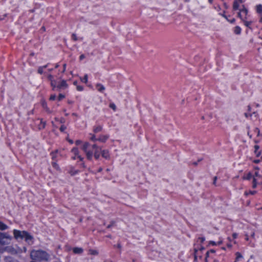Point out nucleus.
I'll return each instance as SVG.
<instances>
[{
    "label": "nucleus",
    "instance_id": "1",
    "mask_svg": "<svg viewBox=\"0 0 262 262\" xmlns=\"http://www.w3.org/2000/svg\"><path fill=\"white\" fill-rule=\"evenodd\" d=\"M80 147L85 154L89 160H92L93 154L96 159L100 157V152H101V150L96 144L91 146L88 142H84L80 145Z\"/></svg>",
    "mask_w": 262,
    "mask_h": 262
},
{
    "label": "nucleus",
    "instance_id": "2",
    "mask_svg": "<svg viewBox=\"0 0 262 262\" xmlns=\"http://www.w3.org/2000/svg\"><path fill=\"white\" fill-rule=\"evenodd\" d=\"M13 233L16 240L24 239L28 244H32L33 242V236L26 231L14 229Z\"/></svg>",
    "mask_w": 262,
    "mask_h": 262
},
{
    "label": "nucleus",
    "instance_id": "3",
    "mask_svg": "<svg viewBox=\"0 0 262 262\" xmlns=\"http://www.w3.org/2000/svg\"><path fill=\"white\" fill-rule=\"evenodd\" d=\"M12 239V237L8 233L0 232V252L6 251L5 246L10 244Z\"/></svg>",
    "mask_w": 262,
    "mask_h": 262
},
{
    "label": "nucleus",
    "instance_id": "4",
    "mask_svg": "<svg viewBox=\"0 0 262 262\" xmlns=\"http://www.w3.org/2000/svg\"><path fill=\"white\" fill-rule=\"evenodd\" d=\"M30 255L32 259L37 260H47L49 257L48 254L42 250H33Z\"/></svg>",
    "mask_w": 262,
    "mask_h": 262
},
{
    "label": "nucleus",
    "instance_id": "5",
    "mask_svg": "<svg viewBox=\"0 0 262 262\" xmlns=\"http://www.w3.org/2000/svg\"><path fill=\"white\" fill-rule=\"evenodd\" d=\"M238 16L242 20L249 19L250 15L248 14V10L244 6H243L242 8L239 9Z\"/></svg>",
    "mask_w": 262,
    "mask_h": 262
},
{
    "label": "nucleus",
    "instance_id": "6",
    "mask_svg": "<svg viewBox=\"0 0 262 262\" xmlns=\"http://www.w3.org/2000/svg\"><path fill=\"white\" fill-rule=\"evenodd\" d=\"M73 154L72 158L73 160L79 159L80 161H82L83 158L79 155V152L77 147H74L71 150Z\"/></svg>",
    "mask_w": 262,
    "mask_h": 262
},
{
    "label": "nucleus",
    "instance_id": "7",
    "mask_svg": "<svg viewBox=\"0 0 262 262\" xmlns=\"http://www.w3.org/2000/svg\"><path fill=\"white\" fill-rule=\"evenodd\" d=\"M261 176L259 174L258 171H255L254 173V174L253 175V184H252V187L253 188H255L256 187V186L258 183L257 182V178H260Z\"/></svg>",
    "mask_w": 262,
    "mask_h": 262
},
{
    "label": "nucleus",
    "instance_id": "8",
    "mask_svg": "<svg viewBox=\"0 0 262 262\" xmlns=\"http://www.w3.org/2000/svg\"><path fill=\"white\" fill-rule=\"evenodd\" d=\"M56 87L58 88L59 89L64 90L68 87V84H67L66 80H62Z\"/></svg>",
    "mask_w": 262,
    "mask_h": 262
},
{
    "label": "nucleus",
    "instance_id": "9",
    "mask_svg": "<svg viewBox=\"0 0 262 262\" xmlns=\"http://www.w3.org/2000/svg\"><path fill=\"white\" fill-rule=\"evenodd\" d=\"M48 79L51 81V86L53 87V89H55V88H56V82L54 79L53 76L52 75H49L48 76Z\"/></svg>",
    "mask_w": 262,
    "mask_h": 262
},
{
    "label": "nucleus",
    "instance_id": "10",
    "mask_svg": "<svg viewBox=\"0 0 262 262\" xmlns=\"http://www.w3.org/2000/svg\"><path fill=\"white\" fill-rule=\"evenodd\" d=\"M108 138L109 135H101L98 139V140L101 142H105L108 139Z\"/></svg>",
    "mask_w": 262,
    "mask_h": 262
},
{
    "label": "nucleus",
    "instance_id": "11",
    "mask_svg": "<svg viewBox=\"0 0 262 262\" xmlns=\"http://www.w3.org/2000/svg\"><path fill=\"white\" fill-rule=\"evenodd\" d=\"M102 156L105 159H108L110 158L109 152L107 150H103L101 151Z\"/></svg>",
    "mask_w": 262,
    "mask_h": 262
},
{
    "label": "nucleus",
    "instance_id": "12",
    "mask_svg": "<svg viewBox=\"0 0 262 262\" xmlns=\"http://www.w3.org/2000/svg\"><path fill=\"white\" fill-rule=\"evenodd\" d=\"M242 2L241 1H235L233 3V9L234 10H238V9H239V5H240V4L242 3Z\"/></svg>",
    "mask_w": 262,
    "mask_h": 262
},
{
    "label": "nucleus",
    "instance_id": "13",
    "mask_svg": "<svg viewBox=\"0 0 262 262\" xmlns=\"http://www.w3.org/2000/svg\"><path fill=\"white\" fill-rule=\"evenodd\" d=\"M96 88L98 90V91L102 93L104 90H105V88L104 86L102 85L101 84H100V83H98L96 85Z\"/></svg>",
    "mask_w": 262,
    "mask_h": 262
},
{
    "label": "nucleus",
    "instance_id": "14",
    "mask_svg": "<svg viewBox=\"0 0 262 262\" xmlns=\"http://www.w3.org/2000/svg\"><path fill=\"white\" fill-rule=\"evenodd\" d=\"M248 19H245V20H243L242 21H243L244 25L246 27L250 28L253 21L252 20H248Z\"/></svg>",
    "mask_w": 262,
    "mask_h": 262
},
{
    "label": "nucleus",
    "instance_id": "15",
    "mask_svg": "<svg viewBox=\"0 0 262 262\" xmlns=\"http://www.w3.org/2000/svg\"><path fill=\"white\" fill-rule=\"evenodd\" d=\"M8 229V226L3 222L0 221V230H5Z\"/></svg>",
    "mask_w": 262,
    "mask_h": 262
},
{
    "label": "nucleus",
    "instance_id": "16",
    "mask_svg": "<svg viewBox=\"0 0 262 262\" xmlns=\"http://www.w3.org/2000/svg\"><path fill=\"white\" fill-rule=\"evenodd\" d=\"M256 11L258 14H262V5L261 4L256 6Z\"/></svg>",
    "mask_w": 262,
    "mask_h": 262
},
{
    "label": "nucleus",
    "instance_id": "17",
    "mask_svg": "<svg viewBox=\"0 0 262 262\" xmlns=\"http://www.w3.org/2000/svg\"><path fill=\"white\" fill-rule=\"evenodd\" d=\"M83 252V249L81 248L76 247L73 249V252L75 254H80Z\"/></svg>",
    "mask_w": 262,
    "mask_h": 262
},
{
    "label": "nucleus",
    "instance_id": "18",
    "mask_svg": "<svg viewBox=\"0 0 262 262\" xmlns=\"http://www.w3.org/2000/svg\"><path fill=\"white\" fill-rule=\"evenodd\" d=\"M253 176L250 172L247 173L246 174H245L243 176V179L245 180H250Z\"/></svg>",
    "mask_w": 262,
    "mask_h": 262
},
{
    "label": "nucleus",
    "instance_id": "19",
    "mask_svg": "<svg viewBox=\"0 0 262 262\" xmlns=\"http://www.w3.org/2000/svg\"><path fill=\"white\" fill-rule=\"evenodd\" d=\"M234 32L236 34H240L241 33V28L239 26L234 28Z\"/></svg>",
    "mask_w": 262,
    "mask_h": 262
},
{
    "label": "nucleus",
    "instance_id": "20",
    "mask_svg": "<svg viewBox=\"0 0 262 262\" xmlns=\"http://www.w3.org/2000/svg\"><path fill=\"white\" fill-rule=\"evenodd\" d=\"M102 129V127L100 125L95 126L94 127L93 130L95 133H98L101 131Z\"/></svg>",
    "mask_w": 262,
    "mask_h": 262
},
{
    "label": "nucleus",
    "instance_id": "21",
    "mask_svg": "<svg viewBox=\"0 0 262 262\" xmlns=\"http://www.w3.org/2000/svg\"><path fill=\"white\" fill-rule=\"evenodd\" d=\"M47 67V66H42V67H40L38 68V72L39 73V74H42L43 72V70L44 69Z\"/></svg>",
    "mask_w": 262,
    "mask_h": 262
},
{
    "label": "nucleus",
    "instance_id": "22",
    "mask_svg": "<svg viewBox=\"0 0 262 262\" xmlns=\"http://www.w3.org/2000/svg\"><path fill=\"white\" fill-rule=\"evenodd\" d=\"M88 76L87 74H85L83 78H81L82 82L86 83L88 82Z\"/></svg>",
    "mask_w": 262,
    "mask_h": 262
},
{
    "label": "nucleus",
    "instance_id": "23",
    "mask_svg": "<svg viewBox=\"0 0 262 262\" xmlns=\"http://www.w3.org/2000/svg\"><path fill=\"white\" fill-rule=\"evenodd\" d=\"M243 258V256L240 253H239V252L236 253V260H239L241 258Z\"/></svg>",
    "mask_w": 262,
    "mask_h": 262
},
{
    "label": "nucleus",
    "instance_id": "24",
    "mask_svg": "<svg viewBox=\"0 0 262 262\" xmlns=\"http://www.w3.org/2000/svg\"><path fill=\"white\" fill-rule=\"evenodd\" d=\"M256 193V191H251V190H249L248 191H245V194L246 195H248L249 194H252V195H253L255 193Z\"/></svg>",
    "mask_w": 262,
    "mask_h": 262
},
{
    "label": "nucleus",
    "instance_id": "25",
    "mask_svg": "<svg viewBox=\"0 0 262 262\" xmlns=\"http://www.w3.org/2000/svg\"><path fill=\"white\" fill-rule=\"evenodd\" d=\"M110 108L113 109L114 111H115L116 110V105L113 103H111L110 104Z\"/></svg>",
    "mask_w": 262,
    "mask_h": 262
},
{
    "label": "nucleus",
    "instance_id": "26",
    "mask_svg": "<svg viewBox=\"0 0 262 262\" xmlns=\"http://www.w3.org/2000/svg\"><path fill=\"white\" fill-rule=\"evenodd\" d=\"M205 237H199L198 238V242H199L201 243H203L205 241Z\"/></svg>",
    "mask_w": 262,
    "mask_h": 262
},
{
    "label": "nucleus",
    "instance_id": "27",
    "mask_svg": "<svg viewBox=\"0 0 262 262\" xmlns=\"http://www.w3.org/2000/svg\"><path fill=\"white\" fill-rule=\"evenodd\" d=\"M76 89H77V90L78 91H82L83 90V86H82L81 85H77Z\"/></svg>",
    "mask_w": 262,
    "mask_h": 262
},
{
    "label": "nucleus",
    "instance_id": "28",
    "mask_svg": "<svg viewBox=\"0 0 262 262\" xmlns=\"http://www.w3.org/2000/svg\"><path fill=\"white\" fill-rule=\"evenodd\" d=\"M215 253V250L211 249L207 252V253H206L207 256L208 257L210 253Z\"/></svg>",
    "mask_w": 262,
    "mask_h": 262
},
{
    "label": "nucleus",
    "instance_id": "29",
    "mask_svg": "<svg viewBox=\"0 0 262 262\" xmlns=\"http://www.w3.org/2000/svg\"><path fill=\"white\" fill-rule=\"evenodd\" d=\"M90 139L94 141L98 140V139H96L95 136L94 135H92V136L90 137Z\"/></svg>",
    "mask_w": 262,
    "mask_h": 262
},
{
    "label": "nucleus",
    "instance_id": "30",
    "mask_svg": "<svg viewBox=\"0 0 262 262\" xmlns=\"http://www.w3.org/2000/svg\"><path fill=\"white\" fill-rule=\"evenodd\" d=\"M56 98V96L55 95H52L50 97V99L51 100H54Z\"/></svg>",
    "mask_w": 262,
    "mask_h": 262
},
{
    "label": "nucleus",
    "instance_id": "31",
    "mask_svg": "<svg viewBox=\"0 0 262 262\" xmlns=\"http://www.w3.org/2000/svg\"><path fill=\"white\" fill-rule=\"evenodd\" d=\"M63 98H64V96L62 94H60L58 96V100H61V99H62Z\"/></svg>",
    "mask_w": 262,
    "mask_h": 262
},
{
    "label": "nucleus",
    "instance_id": "32",
    "mask_svg": "<svg viewBox=\"0 0 262 262\" xmlns=\"http://www.w3.org/2000/svg\"><path fill=\"white\" fill-rule=\"evenodd\" d=\"M75 144L76 145H80L82 144V142L80 140H77L75 142Z\"/></svg>",
    "mask_w": 262,
    "mask_h": 262
},
{
    "label": "nucleus",
    "instance_id": "33",
    "mask_svg": "<svg viewBox=\"0 0 262 262\" xmlns=\"http://www.w3.org/2000/svg\"><path fill=\"white\" fill-rule=\"evenodd\" d=\"M209 244H210V245H212V246H216V245H217V243H215V242H214V241H210V242H209Z\"/></svg>",
    "mask_w": 262,
    "mask_h": 262
},
{
    "label": "nucleus",
    "instance_id": "34",
    "mask_svg": "<svg viewBox=\"0 0 262 262\" xmlns=\"http://www.w3.org/2000/svg\"><path fill=\"white\" fill-rule=\"evenodd\" d=\"M72 39L74 40H77V37L76 35L74 34H72Z\"/></svg>",
    "mask_w": 262,
    "mask_h": 262
},
{
    "label": "nucleus",
    "instance_id": "35",
    "mask_svg": "<svg viewBox=\"0 0 262 262\" xmlns=\"http://www.w3.org/2000/svg\"><path fill=\"white\" fill-rule=\"evenodd\" d=\"M53 166L56 169H58V166L57 164L55 162H53Z\"/></svg>",
    "mask_w": 262,
    "mask_h": 262
},
{
    "label": "nucleus",
    "instance_id": "36",
    "mask_svg": "<svg viewBox=\"0 0 262 262\" xmlns=\"http://www.w3.org/2000/svg\"><path fill=\"white\" fill-rule=\"evenodd\" d=\"M66 129V127H64V126H61L60 128V130L61 131V132H63Z\"/></svg>",
    "mask_w": 262,
    "mask_h": 262
},
{
    "label": "nucleus",
    "instance_id": "37",
    "mask_svg": "<svg viewBox=\"0 0 262 262\" xmlns=\"http://www.w3.org/2000/svg\"><path fill=\"white\" fill-rule=\"evenodd\" d=\"M85 58V56L83 55V54H82L80 56V60H82L83 59H84Z\"/></svg>",
    "mask_w": 262,
    "mask_h": 262
},
{
    "label": "nucleus",
    "instance_id": "38",
    "mask_svg": "<svg viewBox=\"0 0 262 262\" xmlns=\"http://www.w3.org/2000/svg\"><path fill=\"white\" fill-rule=\"evenodd\" d=\"M232 236H233V238H236L237 236V233H233L232 234Z\"/></svg>",
    "mask_w": 262,
    "mask_h": 262
},
{
    "label": "nucleus",
    "instance_id": "39",
    "mask_svg": "<svg viewBox=\"0 0 262 262\" xmlns=\"http://www.w3.org/2000/svg\"><path fill=\"white\" fill-rule=\"evenodd\" d=\"M223 243V241L222 240H220L219 242H218L217 243V245H220L221 244H222Z\"/></svg>",
    "mask_w": 262,
    "mask_h": 262
},
{
    "label": "nucleus",
    "instance_id": "40",
    "mask_svg": "<svg viewBox=\"0 0 262 262\" xmlns=\"http://www.w3.org/2000/svg\"><path fill=\"white\" fill-rule=\"evenodd\" d=\"M66 64H63V72H64L65 71H66Z\"/></svg>",
    "mask_w": 262,
    "mask_h": 262
},
{
    "label": "nucleus",
    "instance_id": "41",
    "mask_svg": "<svg viewBox=\"0 0 262 262\" xmlns=\"http://www.w3.org/2000/svg\"><path fill=\"white\" fill-rule=\"evenodd\" d=\"M228 21L229 22H230L231 23H233L235 21V19L233 18V19H231V20H228Z\"/></svg>",
    "mask_w": 262,
    "mask_h": 262
},
{
    "label": "nucleus",
    "instance_id": "42",
    "mask_svg": "<svg viewBox=\"0 0 262 262\" xmlns=\"http://www.w3.org/2000/svg\"><path fill=\"white\" fill-rule=\"evenodd\" d=\"M56 152L54 153V152H53L52 153V158L53 159H54L55 158V155L56 154Z\"/></svg>",
    "mask_w": 262,
    "mask_h": 262
},
{
    "label": "nucleus",
    "instance_id": "43",
    "mask_svg": "<svg viewBox=\"0 0 262 262\" xmlns=\"http://www.w3.org/2000/svg\"><path fill=\"white\" fill-rule=\"evenodd\" d=\"M254 235H255V233L254 232H252L251 234V236L252 237V238H254Z\"/></svg>",
    "mask_w": 262,
    "mask_h": 262
},
{
    "label": "nucleus",
    "instance_id": "44",
    "mask_svg": "<svg viewBox=\"0 0 262 262\" xmlns=\"http://www.w3.org/2000/svg\"><path fill=\"white\" fill-rule=\"evenodd\" d=\"M245 239L247 241H249V237L247 235H246V237H245Z\"/></svg>",
    "mask_w": 262,
    "mask_h": 262
},
{
    "label": "nucleus",
    "instance_id": "45",
    "mask_svg": "<svg viewBox=\"0 0 262 262\" xmlns=\"http://www.w3.org/2000/svg\"><path fill=\"white\" fill-rule=\"evenodd\" d=\"M259 22L260 23H262V15H261L260 18H259Z\"/></svg>",
    "mask_w": 262,
    "mask_h": 262
},
{
    "label": "nucleus",
    "instance_id": "46",
    "mask_svg": "<svg viewBox=\"0 0 262 262\" xmlns=\"http://www.w3.org/2000/svg\"><path fill=\"white\" fill-rule=\"evenodd\" d=\"M73 84H74V85H76L77 86V81H75L73 82Z\"/></svg>",
    "mask_w": 262,
    "mask_h": 262
},
{
    "label": "nucleus",
    "instance_id": "47",
    "mask_svg": "<svg viewBox=\"0 0 262 262\" xmlns=\"http://www.w3.org/2000/svg\"><path fill=\"white\" fill-rule=\"evenodd\" d=\"M227 246L229 248H231L232 247V245L231 244H228Z\"/></svg>",
    "mask_w": 262,
    "mask_h": 262
},
{
    "label": "nucleus",
    "instance_id": "48",
    "mask_svg": "<svg viewBox=\"0 0 262 262\" xmlns=\"http://www.w3.org/2000/svg\"><path fill=\"white\" fill-rule=\"evenodd\" d=\"M23 249H24V252H26V250H27L26 248V247H24V248H23Z\"/></svg>",
    "mask_w": 262,
    "mask_h": 262
},
{
    "label": "nucleus",
    "instance_id": "49",
    "mask_svg": "<svg viewBox=\"0 0 262 262\" xmlns=\"http://www.w3.org/2000/svg\"><path fill=\"white\" fill-rule=\"evenodd\" d=\"M92 253L94 254H97V253L96 251H94V252H93Z\"/></svg>",
    "mask_w": 262,
    "mask_h": 262
},
{
    "label": "nucleus",
    "instance_id": "50",
    "mask_svg": "<svg viewBox=\"0 0 262 262\" xmlns=\"http://www.w3.org/2000/svg\"><path fill=\"white\" fill-rule=\"evenodd\" d=\"M58 67V64H56V66H55V68H57Z\"/></svg>",
    "mask_w": 262,
    "mask_h": 262
},
{
    "label": "nucleus",
    "instance_id": "51",
    "mask_svg": "<svg viewBox=\"0 0 262 262\" xmlns=\"http://www.w3.org/2000/svg\"><path fill=\"white\" fill-rule=\"evenodd\" d=\"M213 0H209V2L211 3L212 2Z\"/></svg>",
    "mask_w": 262,
    "mask_h": 262
},
{
    "label": "nucleus",
    "instance_id": "52",
    "mask_svg": "<svg viewBox=\"0 0 262 262\" xmlns=\"http://www.w3.org/2000/svg\"><path fill=\"white\" fill-rule=\"evenodd\" d=\"M251 247H254V244H251Z\"/></svg>",
    "mask_w": 262,
    "mask_h": 262
},
{
    "label": "nucleus",
    "instance_id": "53",
    "mask_svg": "<svg viewBox=\"0 0 262 262\" xmlns=\"http://www.w3.org/2000/svg\"><path fill=\"white\" fill-rule=\"evenodd\" d=\"M255 147L256 149L258 148L257 146H255Z\"/></svg>",
    "mask_w": 262,
    "mask_h": 262
},
{
    "label": "nucleus",
    "instance_id": "54",
    "mask_svg": "<svg viewBox=\"0 0 262 262\" xmlns=\"http://www.w3.org/2000/svg\"><path fill=\"white\" fill-rule=\"evenodd\" d=\"M196 251H197V250H196V249H194V252H195H195H196Z\"/></svg>",
    "mask_w": 262,
    "mask_h": 262
},
{
    "label": "nucleus",
    "instance_id": "55",
    "mask_svg": "<svg viewBox=\"0 0 262 262\" xmlns=\"http://www.w3.org/2000/svg\"><path fill=\"white\" fill-rule=\"evenodd\" d=\"M45 125V123H43L42 125V127H44Z\"/></svg>",
    "mask_w": 262,
    "mask_h": 262
},
{
    "label": "nucleus",
    "instance_id": "56",
    "mask_svg": "<svg viewBox=\"0 0 262 262\" xmlns=\"http://www.w3.org/2000/svg\"><path fill=\"white\" fill-rule=\"evenodd\" d=\"M70 142L71 143H73V141H70Z\"/></svg>",
    "mask_w": 262,
    "mask_h": 262
},
{
    "label": "nucleus",
    "instance_id": "57",
    "mask_svg": "<svg viewBox=\"0 0 262 262\" xmlns=\"http://www.w3.org/2000/svg\"><path fill=\"white\" fill-rule=\"evenodd\" d=\"M110 227H111V225H108V226H107V228H110Z\"/></svg>",
    "mask_w": 262,
    "mask_h": 262
},
{
    "label": "nucleus",
    "instance_id": "58",
    "mask_svg": "<svg viewBox=\"0 0 262 262\" xmlns=\"http://www.w3.org/2000/svg\"><path fill=\"white\" fill-rule=\"evenodd\" d=\"M228 239L229 241H230V237H228Z\"/></svg>",
    "mask_w": 262,
    "mask_h": 262
}]
</instances>
